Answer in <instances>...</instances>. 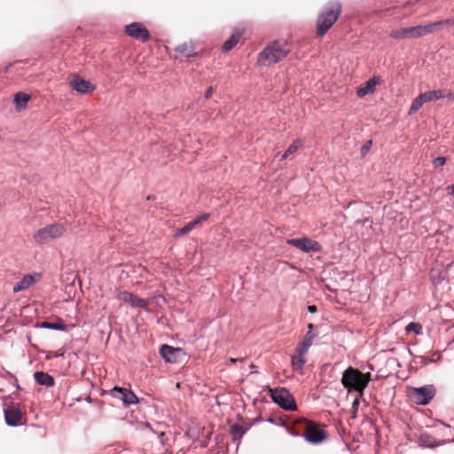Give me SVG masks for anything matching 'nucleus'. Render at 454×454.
<instances>
[{
  "label": "nucleus",
  "instance_id": "1",
  "mask_svg": "<svg viewBox=\"0 0 454 454\" xmlns=\"http://www.w3.org/2000/svg\"><path fill=\"white\" fill-rule=\"evenodd\" d=\"M371 380V373H363L358 369L349 366L342 373L341 383L348 392H358L361 397Z\"/></svg>",
  "mask_w": 454,
  "mask_h": 454
},
{
  "label": "nucleus",
  "instance_id": "2",
  "mask_svg": "<svg viewBox=\"0 0 454 454\" xmlns=\"http://www.w3.org/2000/svg\"><path fill=\"white\" fill-rule=\"evenodd\" d=\"M289 51L286 43L273 42L259 53L257 62L261 66L270 67L285 59Z\"/></svg>",
  "mask_w": 454,
  "mask_h": 454
},
{
  "label": "nucleus",
  "instance_id": "3",
  "mask_svg": "<svg viewBox=\"0 0 454 454\" xmlns=\"http://www.w3.org/2000/svg\"><path fill=\"white\" fill-rule=\"evenodd\" d=\"M341 12V5L339 2H332L330 5L322 12L317 18V34L319 36H323L326 31L332 27V26L338 20Z\"/></svg>",
  "mask_w": 454,
  "mask_h": 454
},
{
  "label": "nucleus",
  "instance_id": "4",
  "mask_svg": "<svg viewBox=\"0 0 454 454\" xmlns=\"http://www.w3.org/2000/svg\"><path fill=\"white\" fill-rule=\"evenodd\" d=\"M66 230L60 223L46 225L39 229L33 236L34 241L38 245L48 244L57 239L61 238Z\"/></svg>",
  "mask_w": 454,
  "mask_h": 454
},
{
  "label": "nucleus",
  "instance_id": "5",
  "mask_svg": "<svg viewBox=\"0 0 454 454\" xmlns=\"http://www.w3.org/2000/svg\"><path fill=\"white\" fill-rule=\"evenodd\" d=\"M304 438L307 442L312 444H318L324 442L327 438L325 431L322 428V426L317 422L304 419Z\"/></svg>",
  "mask_w": 454,
  "mask_h": 454
},
{
  "label": "nucleus",
  "instance_id": "6",
  "mask_svg": "<svg viewBox=\"0 0 454 454\" xmlns=\"http://www.w3.org/2000/svg\"><path fill=\"white\" fill-rule=\"evenodd\" d=\"M435 395V388L433 385H426L420 387H411L408 390L409 398L417 404L426 405Z\"/></svg>",
  "mask_w": 454,
  "mask_h": 454
},
{
  "label": "nucleus",
  "instance_id": "7",
  "mask_svg": "<svg viewBox=\"0 0 454 454\" xmlns=\"http://www.w3.org/2000/svg\"><path fill=\"white\" fill-rule=\"evenodd\" d=\"M270 397L275 403L286 411H295L297 409L293 395L284 387L271 390Z\"/></svg>",
  "mask_w": 454,
  "mask_h": 454
},
{
  "label": "nucleus",
  "instance_id": "8",
  "mask_svg": "<svg viewBox=\"0 0 454 454\" xmlns=\"http://www.w3.org/2000/svg\"><path fill=\"white\" fill-rule=\"evenodd\" d=\"M286 243L304 253L320 252L322 250V246L317 241L309 238L291 239Z\"/></svg>",
  "mask_w": 454,
  "mask_h": 454
},
{
  "label": "nucleus",
  "instance_id": "9",
  "mask_svg": "<svg viewBox=\"0 0 454 454\" xmlns=\"http://www.w3.org/2000/svg\"><path fill=\"white\" fill-rule=\"evenodd\" d=\"M70 86L73 90L78 93L85 94L92 92L95 90V86L90 82L78 74H71L69 77Z\"/></svg>",
  "mask_w": 454,
  "mask_h": 454
},
{
  "label": "nucleus",
  "instance_id": "10",
  "mask_svg": "<svg viewBox=\"0 0 454 454\" xmlns=\"http://www.w3.org/2000/svg\"><path fill=\"white\" fill-rule=\"evenodd\" d=\"M111 395L121 401L124 404H133L139 402L138 397L129 389L115 387L110 391Z\"/></svg>",
  "mask_w": 454,
  "mask_h": 454
},
{
  "label": "nucleus",
  "instance_id": "11",
  "mask_svg": "<svg viewBox=\"0 0 454 454\" xmlns=\"http://www.w3.org/2000/svg\"><path fill=\"white\" fill-rule=\"evenodd\" d=\"M160 355L168 363L176 364L181 360L184 351L180 348L164 344L160 348Z\"/></svg>",
  "mask_w": 454,
  "mask_h": 454
},
{
  "label": "nucleus",
  "instance_id": "12",
  "mask_svg": "<svg viewBox=\"0 0 454 454\" xmlns=\"http://www.w3.org/2000/svg\"><path fill=\"white\" fill-rule=\"evenodd\" d=\"M4 419L8 426L17 427L21 424L22 412L13 407L4 409Z\"/></svg>",
  "mask_w": 454,
  "mask_h": 454
},
{
  "label": "nucleus",
  "instance_id": "13",
  "mask_svg": "<svg viewBox=\"0 0 454 454\" xmlns=\"http://www.w3.org/2000/svg\"><path fill=\"white\" fill-rule=\"evenodd\" d=\"M380 83V78L378 76H373L369 79L365 84L356 90V95L358 98H364L368 94H372L374 92L375 88L378 84Z\"/></svg>",
  "mask_w": 454,
  "mask_h": 454
},
{
  "label": "nucleus",
  "instance_id": "14",
  "mask_svg": "<svg viewBox=\"0 0 454 454\" xmlns=\"http://www.w3.org/2000/svg\"><path fill=\"white\" fill-rule=\"evenodd\" d=\"M437 24H427L423 26H416L410 28V37L411 38H419L421 36H424L426 35H428L434 31V28H436Z\"/></svg>",
  "mask_w": 454,
  "mask_h": 454
},
{
  "label": "nucleus",
  "instance_id": "15",
  "mask_svg": "<svg viewBox=\"0 0 454 454\" xmlns=\"http://www.w3.org/2000/svg\"><path fill=\"white\" fill-rule=\"evenodd\" d=\"M174 58H190L194 55V46L192 42L184 43L174 49Z\"/></svg>",
  "mask_w": 454,
  "mask_h": 454
},
{
  "label": "nucleus",
  "instance_id": "16",
  "mask_svg": "<svg viewBox=\"0 0 454 454\" xmlns=\"http://www.w3.org/2000/svg\"><path fill=\"white\" fill-rule=\"evenodd\" d=\"M119 300L121 301L129 304L132 308H141L142 307V299L137 296H134L131 293L123 291L119 294Z\"/></svg>",
  "mask_w": 454,
  "mask_h": 454
},
{
  "label": "nucleus",
  "instance_id": "17",
  "mask_svg": "<svg viewBox=\"0 0 454 454\" xmlns=\"http://www.w3.org/2000/svg\"><path fill=\"white\" fill-rule=\"evenodd\" d=\"M36 282V278L34 275L27 274L22 278L16 285L13 286V292L19 293L20 291L26 290L33 286Z\"/></svg>",
  "mask_w": 454,
  "mask_h": 454
},
{
  "label": "nucleus",
  "instance_id": "18",
  "mask_svg": "<svg viewBox=\"0 0 454 454\" xmlns=\"http://www.w3.org/2000/svg\"><path fill=\"white\" fill-rule=\"evenodd\" d=\"M243 34V30L240 28H236L231 37L225 41L222 46L223 51H231L239 41L241 35Z\"/></svg>",
  "mask_w": 454,
  "mask_h": 454
},
{
  "label": "nucleus",
  "instance_id": "19",
  "mask_svg": "<svg viewBox=\"0 0 454 454\" xmlns=\"http://www.w3.org/2000/svg\"><path fill=\"white\" fill-rule=\"evenodd\" d=\"M34 378L35 382L41 386L53 387L55 384L53 377L43 372H36Z\"/></svg>",
  "mask_w": 454,
  "mask_h": 454
},
{
  "label": "nucleus",
  "instance_id": "20",
  "mask_svg": "<svg viewBox=\"0 0 454 454\" xmlns=\"http://www.w3.org/2000/svg\"><path fill=\"white\" fill-rule=\"evenodd\" d=\"M423 96V99L426 103L444 98L447 95V91L445 90H429L424 93H421Z\"/></svg>",
  "mask_w": 454,
  "mask_h": 454
},
{
  "label": "nucleus",
  "instance_id": "21",
  "mask_svg": "<svg viewBox=\"0 0 454 454\" xmlns=\"http://www.w3.org/2000/svg\"><path fill=\"white\" fill-rule=\"evenodd\" d=\"M125 32L128 35L134 38H142V24L134 22L125 27Z\"/></svg>",
  "mask_w": 454,
  "mask_h": 454
},
{
  "label": "nucleus",
  "instance_id": "22",
  "mask_svg": "<svg viewBox=\"0 0 454 454\" xmlns=\"http://www.w3.org/2000/svg\"><path fill=\"white\" fill-rule=\"evenodd\" d=\"M210 214L205 213L201 215L197 216L192 221L186 223L184 227L186 231V232H190L192 230H193L196 226H198L200 223L206 222L209 219Z\"/></svg>",
  "mask_w": 454,
  "mask_h": 454
},
{
  "label": "nucleus",
  "instance_id": "23",
  "mask_svg": "<svg viewBox=\"0 0 454 454\" xmlns=\"http://www.w3.org/2000/svg\"><path fill=\"white\" fill-rule=\"evenodd\" d=\"M40 327L51 330L67 331V325L62 320H59L58 322L43 321L40 324Z\"/></svg>",
  "mask_w": 454,
  "mask_h": 454
},
{
  "label": "nucleus",
  "instance_id": "24",
  "mask_svg": "<svg viewBox=\"0 0 454 454\" xmlns=\"http://www.w3.org/2000/svg\"><path fill=\"white\" fill-rule=\"evenodd\" d=\"M30 99V96L27 93L18 92L14 96V102L18 109L25 108L27 103Z\"/></svg>",
  "mask_w": 454,
  "mask_h": 454
},
{
  "label": "nucleus",
  "instance_id": "25",
  "mask_svg": "<svg viewBox=\"0 0 454 454\" xmlns=\"http://www.w3.org/2000/svg\"><path fill=\"white\" fill-rule=\"evenodd\" d=\"M389 36L394 39H405L410 37V28L402 27L390 32Z\"/></svg>",
  "mask_w": 454,
  "mask_h": 454
},
{
  "label": "nucleus",
  "instance_id": "26",
  "mask_svg": "<svg viewBox=\"0 0 454 454\" xmlns=\"http://www.w3.org/2000/svg\"><path fill=\"white\" fill-rule=\"evenodd\" d=\"M301 146V140H294L286 149V151L282 154L281 160H286L290 155L294 154L300 147Z\"/></svg>",
  "mask_w": 454,
  "mask_h": 454
},
{
  "label": "nucleus",
  "instance_id": "27",
  "mask_svg": "<svg viewBox=\"0 0 454 454\" xmlns=\"http://www.w3.org/2000/svg\"><path fill=\"white\" fill-rule=\"evenodd\" d=\"M425 103L426 102L423 99V96L420 93L418 97H416L413 99L411 106H410L408 114L410 115L415 114Z\"/></svg>",
  "mask_w": 454,
  "mask_h": 454
},
{
  "label": "nucleus",
  "instance_id": "28",
  "mask_svg": "<svg viewBox=\"0 0 454 454\" xmlns=\"http://www.w3.org/2000/svg\"><path fill=\"white\" fill-rule=\"evenodd\" d=\"M143 427H144V436H146V437H155L156 439H158L160 442V437L163 436V433H157L155 432L151 425L147 422H144L143 424Z\"/></svg>",
  "mask_w": 454,
  "mask_h": 454
},
{
  "label": "nucleus",
  "instance_id": "29",
  "mask_svg": "<svg viewBox=\"0 0 454 454\" xmlns=\"http://www.w3.org/2000/svg\"><path fill=\"white\" fill-rule=\"evenodd\" d=\"M246 432L247 429L239 424H234L231 427V433L234 440L242 438Z\"/></svg>",
  "mask_w": 454,
  "mask_h": 454
},
{
  "label": "nucleus",
  "instance_id": "30",
  "mask_svg": "<svg viewBox=\"0 0 454 454\" xmlns=\"http://www.w3.org/2000/svg\"><path fill=\"white\" fill-rule=\"evenodd\" d=\"M153 302H154L158 307H161L165 303V298L162 295H157L153 297ZM151 303L152 301L144 300V309H151V308H149Z\"/></svg>",
  "mask_w": 454,
  "mask_h": 454
},
{
  "label": "nucleus",
  "instance_id": "31",
  "mask_svg": "<svg viewBox=\"0 0 454 454\" xmlns=\"http://www.w3.org/2000/svg\"><path fill=\"white\" fill-rule=\"evenodd\" d=\"M314 325L312 324H309L308 325V328H309V331L308 333L305 334L303 340H302V342H304L305 344L309 345V346H311L312 344V340L313 339L316 337L317 333H312V329H313Z\"/></svg>",
  "mask_w": 454,
  "mask_h": 454
},
{
  "label": "nucleus",
  "instance_id": "32",
  "mask_svg": "<svg viewBox=\"0 0 454 454\" xmlns=\"http://www.w3.org/2000/svg\"><path fill=\"white\" fill-rule=\"evenodd\" d=\"M406 332L411 333L413 332L416 334H420L422 333V326L419 323L411 322L407 325L405 327Z\"/></svg>",
  "mask_w": 454,
  "mask_h": 454
},
{
  "label": "nucleus",
  "instance_id": "33",
  "mask_svg": "<svg viewBox=\"0 0 454 454\" xmlns=\"http://www.w3.org/2000/svg\"><path fill=\"white\" fill-rule=\"evenodd\" d=\"M304 364L305 359L303 358V356L297 355L296 356L292 357V364L294 369L301 370L303 367Z\"/></svg>",
  "mask_w": 454,
  "mask_h": 454
},
{
  "label": "nucleus",
  "instance_id": "34",
  "mask_svg": "<svg viewBox=\"0 0 454 454\" xmlns=\"http://www.w3.org/2000/svg\"><path fill=\"white\" fill-rule=\"evenodd\" d=\"M309 347L310 346H309L301 341V343L298 344V346L296 348L297 355L303 356L307 353Z\"/></svg>",
  "mask_w": 454,
  "mask_h": 454
},
{
  "label": "nucleus",
  "instance_id": "35",
  "mask_svg": "<svg viewBox=\"0 0 454 454\" xmlns=\"http://www.w3.org/2000/svg\"><path fill=\"white\" fill-rule=\"evenodd\" d=\"M432 24H437L436 28L440 27L443 25L454 26V19H447V20L433 22Z\"/></svg>",
  "mask_w": 454,
  "mask_h": 454
},
{
  "label": "nucleus",
  "instance_id": "36",
  "mask_svg": "<svg viewBox=\"0 0 454 454\" xmlns=\"http://www.w3.org/2000/svg\"><path fill=\"white\" fill-rule=\"evenodd\" d=\"M372 142L371 140L367 141L362 147H361V155L364 157L368 152L371 150Z\"/></svg>",
  "mask_w": 454,
  "mask_h": 454
},
{
  "label": "nucleus",
  "instance_id": "37",
  "mask_svg": "<svg viewBox=\"0 0 454 454\" xmlns=\"http://www.w3.org/2000/svg\"><path fill=\"white\" fill-rule=\"evenodd\" d=\"M446 162V158L445 157H442V156H440V157H436L434 160V167H440V166H442L444 165Z\"/></svg>",
  "mask_w": 454,
  "mask_h": 454
},
{
  "label": "nucleus",
  "instance_id": "38",
  "mask_svg": "<svg viewBox=\"0 0 454 454\" xmlns=\"http://www.w3.org/2000/svg\"><path fill=\"white\" fill-rule=\"evenodd\" d=\"M426 439H428L429 440V437L427 435H422L421 436V441L422 442L424 443L425 446L428 447V448H434L435 446H437V444H434L431 442H426Z\"/></svg>",
  "mask_w": 454,
  "mask_h": 454
},
{
  "label": "nucleus",
  "instance_id": "39",
  "mask_svg": "<svg viewBox=\"0 0 454 454\" xmlns=\"http://www.w3.org/2000/svg\"><path fill=\"white\" fill-rule=\"evenodd\" d=\"M187 234L184 227L179 228L175 232V237H179Z\"/></svg>",
  "mask_w": 454,
  "mask_h": 454
},
{
  "label": "nucleus",
  "instance_id": "40",
  "mask_svg": "<svg viewBox=\"0 0 454 454\" xmlns=\"http://www.w3.org/2000/svg\"><path fill=\"white\" fill-rule=\"evenodd\" d=\"M213 93V88L209 87L205 92V98H209Z\"/></svg>",
  "mask_w": 454,
  "mask_h": 454
},
{
  "label": "nucleus",
  "instance_id": "41",
  "mask_svg": "<svg viewBox=\"0 0 454 454\" xmlns=\"http://www.w3.org/2000/svg\"><path fill=\"white\" fill-rule=\"evenodd\" d=\"M150 37V33L149 31L144 27V42H145L146 40H148Z\"/></svg>",
  "mask_w": 454,
  "mask_h": 454
},
{
  "label": "nucleus",
  "instance_id": "42",
  "mask_svg": "<svg viewBox=\"0 0 454 454\" xmlns=\"http://www.w3.org/2000/svg\"><path fill=\"white\" fill-rule=\"evenodd\" d=\"M307 309L309 313L317 312V307L315 305H309Z\"/></svg>",
  "mask_w": 454,
  "mask_h": 454
},
{
  "label": "nucleus",
  "instance_id": "43",
  "mask_svg": "<svg viewBox=\"0 0 454 454\" xmlns=\"http://www.w3.org/2000/svg\"><path fill=\"white\" fill-rule=\"evenodd\" d=\"M359 397H356L352 403V408L356 409L359 405Z\"/></svg>",
  "mask_w": 454,
  "mask_h": 454
},
{
  "label": "nucleus",
  "instance_id": "44",
  "mask_svg": "<svg viewBox=\"0 0 454 454\" xmlns=\"http://www.w3.org/2000/svg\"><path fill=\"white\" fill-rule=\"evenodd\" d=\"M421 360H422V364H423L424 365H427V364H429V363H432V362H433V360H432V359H428V358H425V357H421Z\"/></svg>",
  "mask_w": 454,
  "mask_h": 454
},
{
  "label": "nucleus",
  "instance_id": "45",
  "mask_svg": "<svg viewBox=\"0 0 454 454\" xmlns=\"http://www.w3.org/2000/svg\"><path fill=\"white\" fill-rule=\"evenodd\" d=\"M11 377L14 380L15 387H16L17 388H20V385H19V383H18V380H17L15 377H13V376H11Z\"/></svg>",
  "mask_w": 454,
  "mask_h": 454
},
{
  "label": "nucleus",
  "instance_id": "46",
  "mask_svg": "<svg viewBox=\"0 0 454 454\" xmlns=\"http://www.w3.org/2000/svg\"><path fill=\"white\" fill-rule=\"evenodd\" d=\"M450 193L454 194V184L450 187Z\"/></svg>",
  "mask_w": 454,
  "mask_h": 454
},
{
  "label": "nucleus",
  "instance_id": "47",
  "mask_svg": "<svg viewBox=\"0 0 454 454\" xmlns=\"http://www.w3.org/2000/svg\"><path fill=\"white\" fill-rule=\"evenodd\" d=\"M230 361H231V363H236L237 360L234 358H231Z\"/></svg>",
  "mask_w": 454,
  "mask_h": 454
},
{
  "label": "nucleus",
  "instance_id": "48",
  "mask_svg": "<svg viewBox=\"0 0 454 454\" xmlns=\"http://www.w3.org/2000/svg\"><path fill=\"white\" fill-rule=\"evenodd\" d=\"M292 434L294 435V436H298L299 435V434H294V433H292Z\"/></svg>",
  "mask_w": 454,
  "mask_h": 454
}]
</instances>
